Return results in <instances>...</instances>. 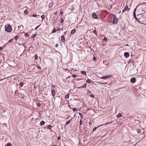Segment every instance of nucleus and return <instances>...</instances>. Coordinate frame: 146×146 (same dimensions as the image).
Instances as JSON below:
<instances>
[{"mask_svg":"<svg viewBox=\"0 0 146 146\" xmlns=\"http://www.w3.org/2000/svg\"><path fill=\"white\" fill-rule=\"evenodd\" d=\"M64 33L65 35H66L67 34V32L66 31H65Z\"/></svg>","mask_w":146,"mask_h":146,"instance_id":"55","label":"nucleus"},{"mask_svg":"<svg viewBox=\"0 0 146 146\" xmlns=\"http://www.w3.org/2000/svg\"><path fill=\"white\" fill-rule=\"evenodd\" d=\"M118 19L116 18V15H114L113 16V23L114 24H116L118 22Z\"/></svg>","mask_w":146,"mask_h":146,"instance_id":"3","label":"nucleus"},{"mask_svg":"<svg viewBox=\"0 0 146 146\" xmlns=\"http://www.w3.org/2000/svg\"><path fill=\"white\" fill-rule=\"evenodd\" d=\"M99 125L98 126V127H94L93 129V130H92V131H95L96 130V129H97V128H98V127H100V126H102L103 125Z\"/></svg>","mask_w":146,"mask_h":146,"instance_id":"13","label":"nucleus"},{"mask_svg":"<svg viewBox=\"0 0 146 146\" xmlns=\"http://www.w3.org/2000/svg\"><path fill=\"white\" fill-rule=\"evenodd\" d=\"M45 123V122L43 121H41L40 123V125H43L44 124V123Z\"/></svg>","mask_w":146,"mask_h":146,"instance_id":"16","label":"nucleus"},{"mask_svg":"<svg viewBox=\"0 0 146 146\" xmlns=\"http://www.w3.org/2000/svg\"><path fill=\"white\" fill-rule=\"evenodd\" d=\"M111 1H112L113 0H110Z\"/></svg>","mask_w":146,"mask_h":146,"instance_id":"64","label":"nucleus"},{"mask_svg":"<svg viewBox=\"0 0 146 146\" xmlns=\"http://www.w3.org/2000/svg\"><path fill=\"white\" fill-rule=\"evenodd\" d=\"M100 83L101 84H106L107 83H102V82H100Z\"/></svg>","mask_w":146,"mask_h":146,"instance_id":"51","label":"nucleus"},{"mask_svg":"<svg viewBox=\"0 0 146 146\" xmlns=\"http://www.w3.org/2000/svg\"><path fill=\"white\" fill-rule=\"evenodd\" d=\"M52 146H56L55 145H52Z\"/></svg>","mask_w":146,"mask_h":146,"instance_id":"63","label":"nucleus"},{"mask_svg":"<svg viewBox=\"0 0 146 146\" xmlns=\"http://www.w3.org/2000/svg\"><path fill=\"white\" fill-rule=\"evenodd\" d=\"M74 9V7H73L71 8V10L72 11Z\"/></svg>","mask_w":146,"mask_h":146,"instance_id":"53","label":"nucleus"},{"mask_svg":"<svg viewBox=\"0 0 146 146\" xmlns=\"http://www.w3.org/2000/svg\"><path fill=\"white\" fill-rule=\"evenodd\" d=\"M60 28H58L57 29V31H60Z\"/></svg>","mask_w":146,"mask_h":146,"instance_id":"54","label":"nucleus"},{"mask_svg":"<svg viewBox=\"0 0 146 146\" xmlns=\"http://www.w3.org/2000/svg\"><path fill=\"white\" fill-rule=\"evenodd\" d=\"M37 16V15L36 14H33V17H36ZM38 16H39V15H38Z\"/></svg>","mask_w":146,"mask_h":146,"instance_id":"37","label":"nucleus"},{"mask_svg":"<svg viewBox=\"0 0 146 146\" xmlns=\"http://www.w3.org/2000/svg\"><path fill=\"white\" fill-rule=\"evenodd\" d=\"M93 32L95 34H96V35H97V33H96V30H94L93 31Z\"/></svg>","mask_w":146,"mask_h":146,"instance_id":"31","label":"nucleus"},{"mask_svg":"<svg viewBox=\"0 0 146 146\" xmlns=\"http://www.w3.org/2000/svg\"><path fill=\"white\" fill-rule=\"evenodd\" d=\"M52 87H53V88H55V86H54L53 85H52V86H51Z\"/></svg>","mask_w":146,"mask_h":146,"instance_id":"58","label":"nucleus"},{"mask_svg":"<svg viewBox=\"0 0 146 146\" xmlns=\"http://www.w3.org/2000/svg\"><path fill=\"white\" fill-rule=\"evenodd\" d=\"M93 60H94V61H96V58L95 57H94L93 58Z\"/></svg>","mask_w":146,"mask_h":146,"instance_id":"47","label":"nucleus"},{"mask_svg":"<svg viewBox=\"0 0 146 146\" xmlns=\"http://www.w3.org/2000/svg\"><path fill=\"white\" fill-rule=\"evenodd\" d=\"M35 60L38 59V56L37 55H35Z\"/></svg>","mask_w":146,"mask_h":146,"instance_id":"24","label":"nucleus"},{"mask_svg":"<svg viewBox=\"0 0 146 146\" xmlns=\"http://www.w3.org/2000/svg\"><path fill=\"white\" fill-rule=\"evenodd\" d=\"M51 127L50 125H49L48 126V129H51Z\"/></svg>","mask_w":146,"mask_h":146,"instance_id":"34","label":"nucleus"},{"mask_svg":"<svg viewBox=\"0 0 146 146\" xmlns=\"http://www.w3.org/2000/svg\"><path fill=\"white\" fill-rule=\"evenodd\" d=\"M137 132L138 133H141V130L139 129H138L137 130Z\"/></svg>","mask_w":146,"mask_h":146,"instance_id":"25","label":"nucleus"},{"mask_svg":"<svg viewBox=\"0 0 146 146\" xmlns=\"http://www.w3.org/2000/svg\"><path fill=\"white\" fill-rule=\"evenodd\" d=\"M58 46V44H56V45H55V47H57Z\"/></svg>","mask_w":146,"mask_h":146,"instance_id":"57","label":"nucleus"},{"mask_svg":"<svg viewBox=\"0 0 146 146\" xmlns=\"http://www.w3.org/2000/svg\"><path fill=\"white\" fill-rule=\"evenodd\" d=\"M72 76L74 78H76L77 77V75L75 74H72Z\"/></svg>","mask_w":146,"mask_h":146,"instance_id":"32","label":"nucleus"},{"mask_svg":"<svg viewBox=\"0 0 146 146\" xmlns=\"http://www.w3.org/2000/svg\"><path fill=\"white\" fill-rule=\"evenodd\" d=\"M12 28L10 25H8L7 26H5V31L7 32H10L12 31Z\"/></svg>","mask_w":146,"mask_h":146,"instance_id":"2","label":"nucleus"},{"mask_svg":"<svg viewBox=\"0 0 146 146\" xmlns=\"http://www.w3.org/2000/svg\"><path fill=\"white\" fill-rule=\"evenodd\" d=\"M81 72L83 74L86 75V72L85 71H81Z\"/></svg>","mask_w":146,"mask_h":146,"instance_id":"19","label":"nucleus"},{"mask_svg":"<svg viewBox=\"0 0 146 146\" xmlns=\"http://www.w3.org/2000/svg\"><path fill=\"white\" fill-rule=\"evenodd\" d=\"M121 114L120 113H119L117 115V117L118 118L120 117H121Z\"/></svg>","mask_w":146,"mask_h":146,"instance_id":"26","label":"nucleus"},{"mask_svg":"<svg viewBox=\"0 0 146 146\" xmlns=\"http://www.w3.org/2000/svg\"><path fill=\"white\" fill-rule=\"evenodd\" d=\"M92 17L95 19H97L98 18L97 15L95 13H93L92 14Z\"/></svg>","mask_w":146,"mask_h":146,"instance_id":"9","label":"nucleus"},{"mask_svg":"<svg viewBox=\"0 0 146 146\" xmlns=\"http://www.w3.org/2000/svg\"><path fill=\"white\" fill-rule=\"evenodd\" d=\"M111 76V75H108L101 77H100V78L103 79H106L107 78H110Z\"/></svg>","mask_w":146,"mask_h":146,"instance_id":"6","label":"nucleus"},{"mask_svg":"<svg viewBox=\"0 0 146 146\" xmlns=\"http://www.w3.org/2000/svg\"><path fill=\"white\" fill-rule=\"evenodd\" d=\"M19 85L21 87H22L24 85V84L23 82H20L19 84Z\"/></svg>","mask_w":146,"mask_h":146,"instance_id":"23","label":"nucleus"},{"mask_svg":"<svg viewBox=\"0 0 146 146\" xmlns=\"http://www.w3.org/2000/svg\"><path fill=\"white\" fill-rule=\"evenodd\" d=\"M37 35L36 34H35V35H33V36H32V38H35V37L36 35Z\"/></svg>","mask_w":146,"mask_h":146,"instance_id":"43","label":"nucleus"},{"mask_svg":"<svg viewBox=\"0 0 146 146\" xmlns=\"http://www.w3.org/2000/svg\"><path fill=\"white\" fill-rule=\"evenodd\" d=\"M41 17L42 18V20L44 19L45 18V17L44 15H42L41 16Z\"/></svg>","mask_w":146,"mask_h":146,"instance_id":"27","label":"nucleus"},{"mask_svg":"<svg viewBox=\"0 0 146 146\" xmlns=\"http://www.w3.org/2000/svg\"><path fill=\"white\" fill-rule=\"evenodd\" d=\"M56 29L55 28H54L52 30V33H55L56 32Z\"/></svg>","mask_w":146,"mask_h":146,"instance_id":"21","label":"nucleus"},{"mask_svg":"<svg viewBox=\"0 0 146 146\" xmlns=\"http://www.w3.org/2000/svg\"><path fill=\"white\" fill-rule=\"evenodd\" d=\"M90 96L92 98H94V95L93 94H91L90 95Z\"/></svg>","mask_w":146,"mask_h":146,"instance_id":"41","label":"nucleus"},{"mask_svg":"<svg viewBox=\"0 0 146 146\" xmlns=\"http://www.w3.org/2000/svg\"><path fill=\"white\" fill-rule=\"evenodd\" d=\"M87 110H89V109H88V108H87Z\"/></svg>","mask_w":146,"mask_h":146,"instance_id":"62","label":"nucleus"},{"mask_svg":"<svg viewBox=\"0 0 146 146\" xmlns=\"http://www.w3.org/2000/svg\"><path fill=\"white\" fill-rule=\"evenodd\" d=\"M124 56L126 58H127L129 56V52H125L124 54Z\"/></svg>","mask_w":146,"mask_h":146,"instance_id":"8","label":"nucleus"},{"mask_svg":"<svg viewBox=\"0 0 146 146\" xmlns=\"http://www.w3.org/2000/svg\"><path fill=\"white\" fill-rule=\"evenodd\" d=\"M24 12L25 14H27L28 13V11L26 10H25L24 11Z\"/></svg>","mask_w":146,"mask_h":146,"instance_id":"46","label":"nucleus"},{"mask_svg":"<svg viewBox=\"0 0 146 146\" xmlns=\"http://www.w3.org/2000/svg\"><path fill=\"white\" fill-rule=\"evenodd\" d=\"M103 40L105 41H106L107 40V38L105 37L104 38Z\"/></svg>","mask_w":146,"mask_h":146,"instance_id":"42","label":"nucleus"},{"mask_svg":"<svg viewBox=\"0 0 146 146\" xmlns=\"http://www.w3.org/2000/svg\"><path fill=\"white\" fill-rule=\"evenodd\" d=\"M76 31V30L75 29H73L70 32V33L72 34H74Z\"/></svg>","mask_w":146,"mask_h":146,"instance_id":"14","label":"nucleus"},{"mask_svg":"<svg viewBox=\"0 0 146 146\" xmlns=\"http://www.w3.org/2000/svg\"><path fill=\"white\" fill-rule=\"evenodd\" d=\"M29 36V35H28V34L27 33H26L25 34V37H27L28 36Z\"/></svg>","mask_w":146,"mask_h":146,"instance_id":"30","label":"nucleus"},{"mask_svg":"<svg viewBox=\"0 0 146 146\" xmlns=\"http://www.w3.org/2000/svg\"><path fill=\"white\" fill-rule=\"evenodd\" d=\"M11 144L10 143H8L6 146H11Z\"/></svg>","mask_w":146,"mask_h":146,"instance_id":"28","label":"nucleus"},{"mask_svg":"<svg viewBox=\"0 0 146 146\" xmlns=\"http://www.w3.org/2000/svg\"><path fill=\"white\" fill-rule=\"evenodd\" d=\"M61 41L62 42H64L65 41V38L63 35H62L61 36Z\"/></svg>","mask_w":146,"mask_h":146,"instance_id":"10","label":"nucleus"},{"mask_svg":"<svg viewBox=\"0 0 146 146\" xmlns=\"http://www.w3.org/2000/svg\"><path fill=\"white\" fill-rule=\"evenodd\" d=\"M136 79L135 77H133L131 78L130 80L131 82L132 83H135L136 82Z\"/></svg>","mask_w":146,"mask_h":146,"instance_id":"7","label":"nucleus"},{"mask_svg":"<svg viewBox=\"0 0 146 146\" xmlns=\"http://www.w3.org/2000/svg\"><path fill=\"white\" fill-rule=\"evenodd\" d=\"M69 97V95L68 94H67L65 95V98H68Z\"/></svg>","mask_w":146,"mask_h":146,"instance_id":"22","label":"nucleus"},{"mask_svg":"<svg viewBox=\"0 0 146 146\" xmlns=\"http://www.w3.org/2000/svg\"><path fill=\"white\" fill-rule=\"evenodd\" d=\"M72 119V118L70 119L68 121H67L66 123V125H68L69 124L71 121Z\"/></svg>","mask_w":146,"mask_h":146,"instance_id":"15","label":"nucleus"},{"mask_svg":"<svg viewBox=\"0 0 146 146\" xmlns=\"http://www.w3.org/2000/svg\"><path fill=\"white\" fill-rule=\"evenodd\" d=\"M79 124H80V125H82V120H80V122H79Z\"/></svg>","mask_w":146,"mask_h":146,"instance_id":"33","label":"nucleus"},{"mask_svg":"<svg viewBox=\"0 0 146 146\" xmlns=\"http://www.w3.org/2000/svg\"><path fill=\"white\" fill-rule=\"evenodd\" d=\"M57 13V12H56L54 13V14L55 15H56V14Z\"/></svg>","mask_w":146,"mask_h":146,"instance_id":"61","label":"nucleus"},{"mask_svg":"<svg viewBox=\"0 0 146 146\" xmlns=\"http://www.w3.org/2000/svg\"><path fill=\"white\" fill-rule=\"evenodd\" d=\"M137 7H136L134 10L133 13V16L135 18L136 20L138 21V18L136 17V14H135V12L136 10Z\"/></svg>","mask_w":146,"mask_h":146,"instance_id":"5","label":"nucleus"},{"mask_svg":"<svg viewBox=\"0 0 146 146\" xmlns=\"http://www.w3.org/2000/svg\"><path fill=\"white\" fill-rule=\"evenodd\" d=\"M63 12L62 11H60V14H62L63 13Z\"/></svg>","mask_w":146,"mask_h":146,"instance_id":"52","label":"nucleus"},{"mask_svg":"<svg viewBox=\"0 0 146 146\" xmlns=\"http://www.w3.org/2000/svg\"><path fill=\"white\" fill-rule=\"evenodd\" d=\"M139 19H141V20L142 21H144L146 20V15H142V16H141V17L140 18H139Z\"/></svg>","mask_w":146,"mask_h":146,"instance_id":"4","label":"nucleus"},{"mask_svg":"<svg viewBox=\"0 0 146 146\" xmlns=\"http://www.w3.org/2000/svg\"><path fill=\"white\" fill-rule=\"evenodd\" d=\"M124 10H127L128 9V11H129L130 9L129 8H128V7L127 6H126L124 8Z\"/></svg>","mask_w":146,"mask_h":146,"instance_id":"17","label":"nucleus"},{"mask_svg":"<svg viewBox=\"0 0 146 146\" xmlns=\"http://www.w3.org/2000/svg\"><path fill=\"white\" fill-rule=\"evenodd\" d=\"M146 6V4H145V3H141L137 5V7H136L137 8L139 6H142V5H144Z\"/></svg>","mask_w":146,"mask_h":146,"instance_id":"12","label":"nucleus"},{"mask_svg":"<svg viewBox=\"0 0 146 146\" xmlns=\"http://www.w3.org/2000/svg\"><path fill=\"white\" fill-rule=\"evenodd\" d=\"M18 38V37L17 36H15L14 38L15 40H17Z\"/></svg>","mask_w":146,"mask_h":146,"instance_id":"40","label":"nucleus"},{"mask_svg":"<svg viewBox=\"0 0 146 146\" xmlns=\"http://www.w3.org/2000/svg\"><path fill=\"white\" fill-rule=\"evenodd\" d=\"M143 8L142 7L139 8L138 9L137 12V13L138 14L137 16L138 18H139L140 17V15H141V12L143 11Z\"/></svg>","mask_w":146,"mask_h":146,"instance_id":"1","label":"nucleus"},{"mask_svg":"<svg viewBox=\"0 0 146 146\" xmlns=\"http://www.w3.org/2000/svg\"><path fill=\"white\" fill-rule=\"evenodd\" d=\"M70 76H68V77L66 78L68 79L70 78Z\"/></svg>","mask_w":146,"mask_h":146,"instance_id":"59","label":"nucleus"},{"mask_svg":"<svg viewBox=\"0 0 146 146\" xmlns=\"http://www.w3.org/2000/svg\"><path fill=\"white\" fill-rule=\"evenodd\" d=\"M13 39V38H12V39H11L10 40L8 41V42H11L12 41Z\"/></svg>","mask_w":146,"mask_h":146,"instance_id":"49","label":"nucleus"},{"mask_svg":"<svg viewBox=\"0 0 146 146\" xmlns=\"http://www.w3.org/2000/svg\"><path fill=\"white\" fill-rule=\"evenodd\" d=\"M79 113L80 117L81 118H82V117H83V114L81 113Z\"/></svg>","mask_w":146,"mask_h":146,"instance_id":"36","label":"nucleus"},{"mask_svg":"<svg viewBox=\"0 0 146 146\" xmlns=\"http://www.w3.org/2000/svg\"><path fill=\"white\" fill-rule=\"evenodd\" d=\"M66 70H67L68 71V69H65V71L66 72Z\"/></svg>","mask_w":146,"mask_h":146,"instance_id":"60","label":"nucleus"},{"mask_svg":"<svg viewBox=\"0 0 146 146\" xmlns=\"http://www.w3.org/2000/svg\"><path fill=\"white\" fill-rule=\"evenodd\" d=\"M37 106L38 107L40 106H41V104L39 103H37Z\"/></svg>","mask_w":146,"mask_h":146,"instance_id":"35","label":"nucleus"},{"mask_svg":"<svg viewBox=\"0 0 146 146\" xmlns=\"http://www.w3.org/2000/svg\"><path fill=\"white\" fill-rule=\"evenodd\" d=\"M37 68L39 70L41 69V67L39 66H38Z\"/></svg>","mask_w":146,"mask_h":146,"instance_id":"45","label":"nucleus"},{"mask_svg":"<svg viewBox=\"0 0 146 146\" xmlns=\"http://www.w3.org/2000/svg\"><path fill=\"white\" fill-rule=\"evenodd\" d=\"M3 49V48L2 47H0V50H2Z\"/></svg>","mask_w":146,"mask_h":146,"instance_id":"50","label":"nucleus"},{"mask_svg":"<svg viewBox=\"0 0 146 146\" xmlns=\"http://www.w3.org/2000/svg\"><path fill=\"white\" fill-rule=\"evenodd\" d=\"M64 22V20L63 19H61L60 20V23H62Z\"/></svg>","mask_w":146,"mask_h":146,"instance_id":"38","label":"nucleus"},{"mask_svg":"<svg viewBox=\"0 0 146 146\" xmlns=\"http://www.w3.org/2000/svg\"><path fill=\"white\" fill-rule=\"evenodd\" d=\"M40 25H39L38 26H37L36 27H35V30H36V29H37L39 27V26Z\"/></svg>","mask_w":146,"mask_h":146,"instance_id":"44","label":"nucleus"},{"mask_svg":"<svg viewBox=\"0 0 146 146\" xmlns=\"http://www.w3.org/2000/svg\"><path fill=\"white\" fill-rule=\"evenodd\" d=\"M73 110L74 111H76L77 110V109L75 108H74L73 109Z\"/></svg>","mask_w":146,"mask_h":146,"instance_id":"39","label":"nucleus"},{"mask_svg":"<svg viewBox=\"0 0 146 146\" xmlns=\"http://www.w3.org/2000/svg\"><path fill=\"white\" fill-rule=\"evenodd\" d=\"M86 84H85L84 85H83L82 86L78 87V88H86Z\"/></svg>","mask_w":146,"mask_h":146,"instance_id":"18","label":"nucleus"},{"mask_svg":"<svg viewBox=\"0 0 146 146\" xmlns=\"http://www.w3.org/2000/svg\"><path fill=\"white\" fill-rule=\"evenodd\" d=\"M57 139L58 140H60V137L59 136V137H57Z\"/></svg>","mask_w":146,"mask_h":146,"instance_id":"48","label":"nucleus"},{"mask_svg":"<svg viewBox=\"0 0 146 146\" xmlns=\"http://www.w3.org/2000/svg\"><path fill=\"white\" fill-rule=\"evenodd\" d=\"M86 82L87 83H90V82H91V81L90 80L88 79L87 80Z\"/></svg>","mask_w":146,"mask_h":146,"instance_id":"29","label":"nucleus"},{"mask_svg":"<svg viewBox=\"0 0 146 146\" xmlns=\"http://www.w3.org/2000/svg\"><path fill=\"white\" fill-rule=\"evenodd\" d=\"M125 11V10H124V9H123L122 10V13H124Z\"/></svg>","mask_w":146,"mask_h":146,"instance_id":"56","label":"nucleus"},{"mask_svg":"<svg viewBox=\"0 0 146 146\" xmlns=\"http://www.w3.org/2000/svg\"><path fill=\"white\" fill-rule=\"evenodd\" d=\"M145 11L143 10V11L142 12H141V15H143V14H144V15H145Z\"/></svg>","mask_w":146,"mask_h":146,"instance_id":"20","label":"nucleus"},{"mask_svg":"<svg viewBox=\"0 0 146 146\" xmlns=\"http://www.w3.org/2000/svg\"><path fill=\"white\" fill-rule=\"evenodd\" d=\"M52 94L53 97H54L55 95V92L54 90L51 89Z\"/></svg>","mask_w":146,"mask_h":146,"instance_id":"11","label":"nucleus"}]
</instances>
